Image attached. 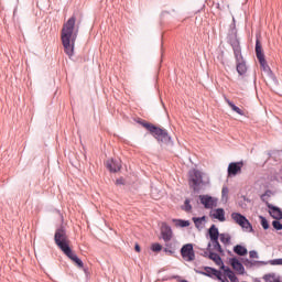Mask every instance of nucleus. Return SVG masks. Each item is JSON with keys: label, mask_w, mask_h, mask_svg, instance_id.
<instances>
[{"label": "nucleus", "mask_w": 282, "mask_h": 282, "mask_svg": "<svg viewBox=\"0 0 282 282\" xmlns=\"http://www.w3.org/2000/svg\"><path fill=\"white\" fill-rule=\"evenodd\" d=\"M79 26L76 24V15L70 17L62 28L61 39L65 54L72 58L74 56V45L78 39Z\"/></svg>", "instance_id": "obj_1"}, {"label": "nucleus", "mask_w": 282, "mask_h": 282, "mask_svg": "<svg viewBox=\"0 0 282 282\" xmlns=\"http://www.w3.org/2000/svg\"><path fill=\"white\" fill-rule=\"evenodd\" d=\"M140 124L143 126L158 142H161L162 144H169V142H171V135H169L166 129L155 127L154 124L144 121H141Z\"/></svg>", "instance_id": "obj_2"}, {"label": "nucleus", "mask_w": 282, "mask_h": 282, "mask_svg": "<svg viewBox=\"0 0 282 282\" xmlns=\"http://www.w3.org/2000/svg\"><path fill=\"white\" fill-rule=\"evenodd\" d=\"M54 241L59 250H62V252L64 253L69 252V250L72 249L69 247V238L67 237V231L63 227L56 229L54 235Z\"/></svg>", "instance_id": "obj_3"}, {"label": "nucleus", "mask_w": 282, "mask_h": 282, "mask_svg": "<svg viewBox=\"0 0 282 282\" xmlns=\"http://www.w3.org/2000/svg\"><path fill=\"white\" fill-rule=\"evenodd\" d=\"M188 184L195 193L202 191V187L206 186L204 173L199 172V170H191L188 172Z\"/></svg>", "instance_id": "obj_4"}, {"label": "nucleus", "mask_w": 282, "mask_h": 282, "mask_svg": "<svg viewBox=\"0 0 282 282\" xmlns=\"http://www.w3.org/2000/svg\"><path fill=\"white\" fill-rule=\"evenodd\" d=\"M231 219L238 224L245 230V232H252V224H250V220L246 218V216L241 215L240 213H232Z\"/></svg>", "instance_id": "obj_5"}, {"label": "nucleus", "mask_w": 282, "mask_h": 282, "mask_svg": "<svg viewBox=\"0 0 282 282\" xmlns=\"http://www.w3.org/2000/svg\"><path fill=\"white\" fill-rule=\"evenodd\" d=\"M256 56L263 69V72H270V66L265 61V54H263V48L261 46V42L259 40L256 41Z\"/></svg>", "instance_id": "obj_6"}, {"label": "nucleus", "mask_w": 282, "mask_h": 282, "mask_svg": "<svg viewBox=\"0 0 282 282\" xmlns=\"http://www.w3.org/2000/svg\"><path fill=\"white\" fill-rule=\"evenodd\" d=\"M198 274H204L205 276H210L213 279V276H215L216 279H218V281L221 282H230L228 281V279L226 278V275L223 274L221 271L210 268V267H205V272L202 271H196Z\"/></svg>", "instance_id": "obj_7"}, {"label": "nucleus", "mask_w": 282, "mask_h": 282, "mask_svg": "<svg viewBox=\"0 0 282 282\" xmlns=\"http://www.w3.org/2000/svg\"><path fill=\"white\" fill-rule=\"evenodd\" d=\"M181 257L188 263L195 261V250L193 249V243H186L181 248Z\"/></svg>", "instance_id": "obj_8"}, {"label": "nucleus", "mask_w": 282, "mask_h": 282, "mask_svg": "<svg viewBox=\"0 0 282 282\" xmlns=\"http://www.w3.org/2000/svg\"><path fill=\"white\" fill-rule=\"evenodd\" d=\"M241 169H243V161L239 162H231L228 165V176L235 177L236 175H239L241 173Z\"/></svg>", "instance_id": "obj_9"}, {"label": "nucleus", "mask_w": 282, "mask_h": 282, "mask_svg": "<svg viewBox=\"0 0 282 282\" xmlns=\"http://www.w3.org/2000/svg\"><path fill=\"white\" fill-rule=\"evenodd\" d=\"M200 204L207 209L215 208L217 206V200L213 198V196L200 195L199 196Z\"/></svg>", "instance_id": "obj_10"}, {"label": "nucleus", "mask_w": 282, "mask_h": 282, "mask_svg": "<svg viewBox=\"0 0 282 282\" xmlns=\"http://www.w3.org/2000/svg\"><path fill=\"white\" fill-rule=\"evenodd\" d=\"M161 237L163 241H171L173 239V229L166 223L161 226Z\"/></svg>", "instance_id": "obj_11"}, {"label": "nucleus", "mask_w": 282, "mask_h": 282, "mask_svg": "<svg viewBox=\"0 0 282 282\" xmlns=\"http://www.w3.org/2000/svg\"><path fill=\"white\" fill-rule=\"evenodd\" d=\"M235 58H236V69L239 76L246 75V72H248V66H246V61H243V55H240Z\"/></svg>", "instance_id": "obj_12"}, {"label": "nucleus", "mask_w": 282, "mask_h": 282, "mask_svg": "<svg viewBox=\"0 0 282 282\" xmlns=\"http://www.w3.org/2000/svg\"><path fill=\"white\" fill-rule=\"evenodd\" d=\"M107 169L110 171V173H118L120 169H122V163L120 160H108L106 163Z\"/></svg>", "instance_id": "obj_13"}, {"label": "nucleus", "mask_w": 282, "mask_h": 282, "mask_svg": "<svg viewBox=\"0 0 282 282\" xmlns=\"http://www.w3.org/2000/svg\"><path fill=\"white\" fill-rule=\"evenodd\" d=\"M64 254L68 257L70 261L76 263L77 268H85V263H83V260H80V258H78V256H76V253H74L72 249H68V251L64 252Z\"/></svg>", "instance_id": "obj_14"}, {"label": "nucleus", "mask_w": 282, "mask_h": 282, "mask_svg": "<svg viewBox=\"0 0 282 282\" xmlns=\"http://www.w3.org/2000/svg\"><path fill=\"white\" fill-rule=\"evenodd\" d=\"M268 208H269V215H271V217L273 219L276 220H281L282 219V210L279 207H275L274 205L268 204Z\"/></svg>", "instance_id": "obj_15"}, {"label": "nucleus", "mask_w": 282, "mask_h": 282, "mask_svg": "<svg viewBox=\"0 0 282 282\" xmlns=\"http://www.w3.org/2000/svg\"><path fill=\"white\" fill-rule=\"evenodd\" d=\"M231 267L234 268L235 272L237 274H245L246 273V268H243V264L239 262L237 258H231L230 259Z\"/></svg>", "instance_id": "obj_16"}, {"label": "nucleus", "mask_w": 282, "mask_h": 282, "mask_svg": "<svg viewBox=\"0 0 282 282\" xmlns=\"http://www.w3.org/2000/svg\"><path fill=\"white\" fill-rule=\"evenodd\" d=\"M213 246V248H212ZM207 248L214 251V252H219L220 254H223L224 249L221 248V245L219 243V238H216L214 240H210V242H208Z\"/></svg>", "instance_id": "obj_17"}, {"label": "nucleus", "mask_w": 282, "mask_h": 282, "mask_svg": "<svg viewBox=\"0 0 282 282\" xmlns=\"http://www.w3.org/2000/svg\"><path fill=\"white\" fill-rule=\"evenodd\" d=\"M221 270H224V276H226V279H229L231 282H239V278H237L235 272H232L228 267L223 265Z\"/></svg>", "instance_id": "obj_18"}, {"label": "nucleus", "mask_w": 282, "mask_h": 282, "mask_svg": "<svg viewBox=\"0 0 282 282\" xmlns=\"http://www.w3.org/2000/svg\"><path fill=\"white\" fill-rule=\"evenodd\" d=\"M263 281L265 282H282L281 275L276 273H268L263 275Z\"/></svg>", "instance_id": "obj_19"}, {"label": "nucleus", "mask_w": 282, "mask_h": 282, "mask_svg": "<svg viewBox=\"0 0 282 282\" xmlns=\"http://www.w3.org/2000/svg\"><path fill=\"white\" fill-rule=\"evenodd\" d=\"M208 235H209V239L212 241L214 239H219L221 234H219V229L217 228V226L212 225L208 230Z\"/></svg>", "instance_id": "obj_20"}, {"label": "nucleus", "mask_w": 282, "mask_h": 282, "mask_svg": "<svg viewBox=\"0 0 282 282\" xmlns=\"http://www.w3.org/2000/svg\"><path fill=\"white\" fill-rule=\"evenodd\" d=\"M214 219H218V221H226V212L224 208H217L213 214Z\"/></svg>", "instance_id": "obj_21"}, {"label": "nucleus", "mask_w": 282, "mask_h": 282, "mask_svg": "<svg viewBox=\"0 0 282 282\" xmlns=\"http://www.w3.org/2000/svg\"><path fill=\"white\" fill-rule=\"evenodd\" d=\"M209 259L216 263V265H221L224 268V260H221V257L218 253H215L213 251H209Z\"/></svg>", "instance_id": "obj_22"}, {"label": "nucleus", "mask_w": 282, "mask_h": 282, "mask_svg": "<svg viewBox=\"0 0 282 282\" xmlns=\"http://www.w3.org/2000/svg\"><path fill=\"white\" fill-rule=\"evenodd\" d=\"M164 242H165V247L163 251L170 256L175 254V242H171V241H164Z\"/></svg>", "instance_id": "obj_23"}, {"label": "nucleus", "mask_w": 282, "mask_h": 282, "mask_svg": "<svg viewBox=\"0 0 282 282\" xmlns=\"http://www.w3.org/2000/svg\"><path fill=\"white\" fill-rule=\"evenodd\" d=\"M231 47L234 50L235 57L241 56V45L239 44V40H234L231 42Z\"/></svg>", "instance_id": "obj_24"}, {"label": "nucleus", "mask_w": 282, "mask_h": 282, "mask_svg": "<svg viewBox=\"0 0 282 282\" xmlns=\"http://www.w3.org/2000/svg\"><path fill=\"white\" fill-rule=\"evenodd\" d=\"M196 228L199 230H202V228H204V224H206V216L203 217H193L192 218Z\"/></svg>", "instance_id": "obj_25"}, {"label": "nucleus", "mask_w": 282, "mask_h": 282, "mask_svg": "<svg viewBox=\"0 0 282 282\" xmlns=\"http://www.w3.org/2000/svg\"><path fill=\"white\" fill-rule=\"evenodd\" d=\"M234 252L239 257H246V254H248V249L241 245H237L234 247Z\"/></svg>", "instance_id": "obj_26"}, {"label": "nucleus", "mask_w": 282, "mask_h": 282, "mask_svg": "<svg viewBox=\"0 0 282 282\" xmlns=\"http://www.w3.org/2000/svg\"><path fill=\"white\" fill-rule=\"evenodd\" d=\"M224 246H230V241L232 240V237L230 234H220L218 238Z\"/></svg>", "instance_id": "obj_27"}, {"label": "nucleus", "mask_w": 282, "mask_h": 282, "mask_svg": "<svg viewBox=\"0 0 282 282\" xmlns=\"http://www.w3.org/2000/svg\"><path fill=\"white\" fill-rule=\"evenodd\" d=\"M227 104L230 107V109H232V111H235L236 113H238L239 116H243V110H241L239 107H237L232 101H230L229 99H227Z\"/></svg>", "instance_id": "obj_28"}, {"label": "nucleus", "mask_w": 282, "mask_h": 282, "mask_svg": "<svg viewBox=\"0 0 282 282\" xmlns=\"http://www.w3.org/2000/svg\"><path fill=\"white\" fill-rule=\"evenodd\" d=\"M174 223H175L176 226H178L180 228H188V226H191V221H188V220L174 219Z\"/></svg>", "instance_id": "obj_29"}, {"label": "nucleus", "mask_w": 282, "mask_h": 282, "mask_svg": "<svg viewBox=\"0 0 282 282\" xmlns=\"http://www.w3.org/2000/svg\"><path fill=\"white\" fill-rule=\"evenodd\" d=\"M185 213H191L193 210V205L188 198L185 199L184 205L181 207Z\"/></svg>", "instance_id": "obj_30"}, {"label": "nucleus", "mask_w": 282, "mask_h": 282, "mask_svg": "<svg viewBox=\"0 0 282 282\" xmlns=\"http://www.w3.org/2000/svg\"><path fill=\"white\" fill-rule=\"evenodd\" d=\"M261 219V226L264 230H268V228H270V224L268 223V219H265V217H260Z\"/></svg>", "instance_id": "obj_31"}, {"label": "nucleus", "mask_w": 282, "mask_h": 282, "mask_svg": "<svg viewBox=\"0 0 282 282\" xmlns=\"http://www.w3.org/2000/svg\"><path fill=\"white\" fill-rule=\"evenodd\" d=\"M152 252H160L162 250V245L155 242L151 247Z\"/></svg>", "instance_id": "obj_32"}, {"label": "nucleus", "mask_w": 282, "mask_h": 282, "mask_svg": "<svg viewBox=\"0 0 282 282\" xmlns=\"http://www.w3.org/2000/svg\"><path fill=\"white\" fill-rule=\"evenodd\" d=\"M272 226L275 230H282V224L279 220H273Z\"/></svg>", "instance_id": "obj_33"}, {"label": "nucleus", "mask_w": 282, "mask_h": 282, "mask_svg": "<svg viewBox=\"0 0 282 282\" xmlns=\"http://www.w3.org/2000/svg\"><path fill=\"white\" fill-rule=\"evenodd\" d=\"M270 265H282V258L270 260Z\"/></svg>", "instance_id": "obj_34"}, {"label": "nucleus", "mask_w": 282, "mask_h": 282, "mask_svg": "<svg viewBox=\"0 0 282 282\" xmlns=\"http://www.w3.org/2000/svg\"><path fill=\"white\" fill-rule=\"evenodd\" d=\"M250 259H259V253L257 251L252 250L249 252Z\"/></svg>", "instance_id": "obj_35"}, {"label": "nucleus", "mask_w": 282, "mask_h": 282, "mask_svg": "<svg viewBox=\"0 0 282 282\" xmlns=\"http://www.w3.org/2000/svg\"><path fill=\"white\" fill-rule=\"evenodd\" d=\"M209 256H210V252L208 253V251H204L203 257H205V258H208V259H209Z\"/></svg>", "instance_id": "obj_36"}, {"label": "nucleus", "mask_w": 282, "mask_h": 282, "mask_svg": "<svg viewBox=\"0 0 282 282\" xmlns=\"http://www.w3.org/2000/svg\"><path fill=\"white\" fill-rule=\"evenodd\" d=\"M116 184H124V182L122 181V178H118V180L116 181Z\"/></svg>", "instance_id": "obj_37"}, {"label": "nucleus", "mask_w": 282, "mask_h": 282, "mask_svg": "<svg viewBox=\"0 0 282 282\" xmlns=\"http://www.w3.org/2000/svg\"><path fill=\"white\" fill-rule=\"evenodd\" d=\"M223 195H228V189H227V187H224V188H223Z\"/></svg>", "instance_id": "obj_38"}, {"label": "nucleus", "mask_w": 282, "mask_h": 282, "mask_svg": "<svg viewBox=\"0 0 282 282\" xmlns=\"http://www.w3.org/2000/svg\"><path fill=\"white\" fill-rule=\"evenodd\" d=\"M134 250H135V252H140V245H135Z\"/></svg>", "instance_id": "obj_39"}, {"label": "nucleus", "mask_w": 282, "mask_h": 282, "mask_svg": "<svg viewBox=\"0 0 282 282\" xmlns=\"http://www.w3.org/2000/svg\"><path fill=\"white\" fill-rule=\"evenodd\" d=\"M181 282H188V281H186V280H182Z\"/></svg>", "instance_id": "obj_40"}]
</instances>
